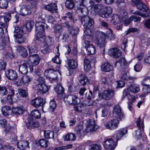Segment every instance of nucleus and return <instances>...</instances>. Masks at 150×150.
<instances>
[{
	"label": "nucleus",
	"instance_id": "1",
	"mask_svg": "<svg viewBox=\"0 0 150 150\" xmlns=\"http://www.w3.org/2000/svg\"><path fill=\"white\" fill-rule=\"evenodd\" d=\"M100 4L94 5V2L92 0H81V3L78 7V8L80 10L83 14H88L89 8L91 12L93 14L98 13L101 9Z\"/></svg>",
	"mask_w": 150,
	"mask_h": 150
},
{
	"label": "nucleus",
	"instance_id": "2",
	"mask_svg": "<svg viewBox=\"0 0 150 150\" xmlns=\"http://www.w3.org/2000/svg\"><path fill=\"white\" fill-rule=\"evenodd\" d=\"M123 16H119L116 15H114L112 16L113 20H115L113 22V24L115 25L118 23H121L122 21H124V24L127 25L129 24L132 20L135 22L139 23L140 20V17L136 16H131L129 19H127L128 16L126 12L123 13Z\"/></svg>",
	"mask_w": 150,
	"mask_h": 150
},
{
	"label": "nucleus",
	"instance_id": "3",
	"mask_svg": "<svg viewBox=\"0 0 150 150\" xmlns=\"http://www.w3.org/2000/svg\"><path fill=\"white\" fill-rule=\"evenodd\" d=\"M44 32L35 33V37L38 41L42 42V44H44L46 47L50 46L53 44V39L50 36L45 37Z\"/></svg>",
	"mask_w": 150,
	"mask_h": 150
},
{
	"label": "nucleus",
	"instance_id": "4",
	"mask_svg": "<svg viewBox=\"0 0 150 150\" xmlns=\"http://www.w3.org/2000/svg\"><path fill=\"white\" fill-rule=\"evenodd\" d=\"M140 91V88L139 85L136 84L130 85L127 88L124 90L122 99H123L126 97L129 98L131 96L129 92L136 93L139 92Z\"/></svg>",
	"mask_w": 150,
	"mask_h": 150
},
{
	"label": "nucleus",
	"instance_id": "5",
	"mask_svg": "<svg viewBox=\"0 0 150 150\" xmlns=\"http://www.w3.org/2000/svg\"><path fill=\"white\" fill-rule=\"evenodd\" d=\"M96 38L95 42L97 45L100 47H104L106 43L105 38H107L106 34L101 32L96 33Z\"/></svg>",
	"mask_w": 150,
	"mask_h": 150
},
{
	"label": "nucleus",
	"instance_id": "6",
	"mask_svg": "<svg viewBox=\"0 0 150 150\" xmlns=\"http://www.w3.org/2000/svg\"><path fill=\"white\" fill-rule=\"evenodd\" d=\"M113 113L114 116L119 120H123L125 118L123 110L118 105H115L113 108Z\"/></svg>",
	"mask_w": 150,
	"mask_h": 150
},
{
	"label": "nucleus",
	"instance_id": "7",
	"mask_svg": "<svg viewBox=\"0 0 150 150\" xmlns=\"http://www.w3.org/2000/svg\"><path fill=\"white\" fill-rule=\"evenodd\" d=\"M101 25L106 30L105 34H106L107 38L110 40H113L116 38L115 35L113 33L112 30L109 28L108 23L104 21L101 23Z\"/></svg>",
	"mask_w": 150,
	"mask_h": 150
},
{
	"label": "nucleus",
	"instance_id": "8",
	"mask_svg": "<svg viewBox=\"0 0 150 150\" xmlns=\"http://www.w3.org/2000/svg\"><path fill=\"white\" fill-rule=\"evenodd\" d=\"M85 130L87 132L94 131L98 128V126L96 124L95 120H87Z\"/></svg>",
	"mask_w": 150,
	"mask_h": 150
},
{
	"label": "nucleus",
	"instance_id": "9",
	"mask_svg": "<svg viewBox=\"0 0 150 150\" xmlns=\"http://www.w3.org/2000/svg\"><path fill=\"white\" fill-rule=\"evenodd\" d=\"M79 18L85 28H90L94 24V22L93 19L87 15L83 14V16H80Z\"/></svg>",
	"mask_w": 150,
	"mask_h": 150
},
{
	"label": "nucleus",
	"instance_id": "10",
	"mask_svg": "<svg viewBox=\"0 0 150 150\" xmlns=\"http://www.w3.org/2000/svg\"><path fill=\"white\" fill-rule=\"evenodd\" d=\"M31 72L33 71V68L32 65H30L29 63H24L20 65L18 67L19 72L22 74H27L28 71Z\"/></svg>",
	"mask_w": 150,
	"mask_h": 150
},
{
	"label": "nucleus",
	"instance_id": "11",
	"mask_svg": "<svg viewBox=\"0 0 150 150\" xmlns=\"http://www.w3.org/2000/svg\"><path fill=\"white\" fill-rule=\"evenodd\" d=\"M39 19V21L37 22L35 24V32H44L45 27L47 25L45 23V19L42 17H40Z\"/></svg>",
	"mask_w": 150,
	"mask_h": 150
},
{
	"label": "nucleus",
	"instance_id": "12",
	"mask_svg": "<svg viewBox=\"0 0 150 150\" xmlns=\"http://www.w3.org/2000/svg\"><path fill=\"white\" fill-rule=\"evenodd\" d=\"M57 73L56 71L51 69H48L45 71V75L50 81H56L57 79Z\"/></svg>",
	"mask_w": 150,
	"mask_h": 150
},
{
	"label": "nucleus",
	"instance_id": "13",
	"mask_svg": "<svg viewBox=\"0 0 150 150\" xmlns=\"http://www.w3.org/2000/svg\"><path fill=\"white\" fill-rule=\"evenodd\" d=\"M33 80L32 78L28 75H24L17 82V86H22L29 84Z\"/></svg>",
	"mask_w": 150,
	"mask_h": 150
},
{
	"label": "nucleus",
	"instance_id": "14",
	"mask_svg": "<svg viewBox=\"0 0 150 150\" xmlns=\"http://www.w3.org/2000/svg\"><path fill=\"white\" fill-rule=\"evenodd\" d=\"M114 94L115 91L114 90L110 89L105 90L103 91V98L104 99L108 100L112 98L114 95ZM98 95L99 97L98 100H101L102 98V96L100 97L101 95L100 94Z\"/></svg>",
	"mask_w": 150,
	"mask_h": 150
},
{
	"label": "nucleus",
	"instance_id": "15",
	"mask_svg": "<svg viewBox=\"0 0 150 150\" xmlns=\"http://www.w3.org/2000/svg\"><path fill=\"white\" fill-rule=\"evenodd\" d=\"M40 59V58L38 54H32L29 57L28 62L29 64H31V65H32L33 67V65H37L39 64Z\"/></svg>",
	"mask_w": 150,
	"mask_h": 150
},
{
	"label": "nucleus",
	"instance_id": "16",
	"mask_svg": "<svg viewBox=\"0 0 150 150\" xmlns=\"http://www.w3.org/2000/svg\"><path fill=\"white\" fill-rule=\"evenodd\" d=\"M112 12V8L110 6L104 7L102 11L99 14V15L102 17L108 18L111 15Z\"/></svg>",
	"mask_w": 150,
	"mask_h": 150
},
{
	"label": "nucleus",
	"instance_id": "17",
	"mask_svg": "<svg viewBox=\"0 0 150 150\" xmlns=\"http://www.w3.org/2000/svg\"><path fill=\"white\" fill-rule=\"evenodd\" d=\"M104 147L109 150H113L115 147V142L112 138L106 140L104 142Z\"/></svg>",
	"mask_w": 150,
	"mask_h": 150
},
{
	"label": "nucleus",
	"instance_id": "18",
	"mask_svg": "<svg viewBox=\"0 0 150 150\" xmlns=\"http://www.w3.org/2000/svg\"><path fill=\"white\" fill-rule=\"evenodd\" d=\"M67 102L70 104L75 105L79 103L80 99L76 96L72 95L68 96L67 98Z\"/></svg>",
	"mask_w": 150,
	"mask_h": 150
},
{
	"label": "nucleus",
	"instance_id": "19",
	"mask_svg": "<svg viewBox=\"0 0 150 150\" xmlns=\"http://www.w3.org/2000/svg\"><path fill=\"white\" fill-rule=\"evenodd\" d=\"M108 54L111 56L117 58L121 54V51L118 48H112L108 50Z\"/></svg>",
	"mask_w": 150,
	"mask_h": 150
},
{
	"label": "nucleus",
	"instance_id": "20",
	"mask_svg": "<svg viewBox=\"0 0 150 150\" xmlns=\"http://www.w3.org/2000/svg\"><path fill=\"white\" fill-rule=\"evenodd\" d=\"M127 128L121 129L118 130L116 134L114 135V137L116 138L117 141L120 140L123 136L127 134Z\"/></svg>",
	"mask_w": 150,
	"mask_h": 150
},
{
	"label": "nucleus",
	"instance_id": "21",
	"mask_svg": "<svg viewBox=\"0 0 150 150\" xmlns=\"http://www.w3.org/2000/svg\"><path fill=\"white\" fill-rule=\"evenodd\" d=\"M31 13V8L29 6L23 5L20 10L19 14L24 16L30 14Z\"/></svg>",
	"mask_w": 150,
	"mask_h": 150
},
{
	"label": "nucleus",
	"instance_id": "22",
	"mask_svg": "<svg viewBox=\"0 0 150 150\" xmlns=\"http://www.w3.org/2000/svg\"><path fill=\"white\" fill-rule=\"evenodd\" d=\"M6 77L10 80L16 79L18 77V75L16 71L13 70H8L6 72Z\"/></svg>",
	"mask_w": 150,
	"mask_h": 150
},
{
	"label": "nucleus",
	"instance_id": "23",
	"mask_svg": "<svg viewBox=\"0 0 150 150\" xmlns=\"http://www.w3.org/2000/svg\"><path fill=\"white\" fill-rule=\"evenodd\" d=\"M43 99L40 97L32 100L31 101V104L36 108H38L41 105H43Z\"/></svg>",
	"mask_w": 150,
	"mask_h": 150
},
{
	"label": "nucleus",
	"instance_id": "24",
	"mask_svg": "<svg viewBox=\"0 0 150 150\" xmlns=\"http://www.w3.org/2000/svg\"><path fill=\"white\" fill-rule=\"evenodd\" d=\"M45 8L46 10L52 13L56 12L57 10V6L54 3L46 5Z\"/></svg>",
	"mask_w": 150,
	"mask_h": 150
},
{
	"label": "nucleus",
	"instance_id": "25",
	"mask_svg": "<svg viewBox=\"0 0 150 150\" xmlns=\"http://www.w3.org/2000/svg\"><path fill=\"white\" fill-rule=\"evenodd\" d=\"M80 82L83 86L88 84L89 83V80L86 75L81 74L79 77Z\"/></svg>",
	"mask_w": 150,
	"mask_h": 150
},
{
	"label": "nucleus",
	"instance_id": "26",
	"mask_svg": "<svg viewBox=\"0 0 150 150\" xmlns=\"http://www.w3.org/2000/svg\"><path fill=\"white\" fill-rule=\"evenodd\" d=\"M84 31L85 34L87 36V37L83 38V39H85L88 38L89 39H92L93 38V31L92 29H90V28H84Z\"/></svg>",
	"mask_w": 150,
	"mask_h": 150
},
{
	"label": "nucleus",
	"instance_id": "27",
	"mask_svg": "<svg viewBox=\"0 0 150 150\" xmlns=\"http://www.w3.org/2000/svg\"><path fill=\"white\" fill-rule=\"evenodd\" d=\"M100 68L102 71L105 72H109L113 69L112 67L108 63H105L102 64Z\"/></svg>",
	"mask_w": 150,
	"mask_h": 150
},
{
	"label": "nucleus",
	"instance_id": "28",
	"mask_svg": "<svg viewBox=\"0 0 150 150\" xmlns=\"http://www.w3.org/2000/svg\"><path fill=\"white\" fill-rule=\"evenodd\" d=\"M17 50L21 55L24 57H25L28 55V53L26 49L22 46H18L17 47Z\"/></svg>",
	"mask_w": 150,
	"mask_h": 150
},
{
	"label": "nucleus",
	"instance_id": "29",
	"mask_svg": "<svg viewBox=\"0 0 150 150\" xmlns=\"http://www.w3.org/2000/svg\"><path fill=\"white\" fill-rule=\"evenodd\" d=\"M18 147L23 150L28 146V143L27 141L25 140L21 141L17 143Z\"/></svg>",
	"mask_w": 150,
	"mask_h": 150
},
{
	"label": "nucleus",
	"instance_id": "30",
	"mask_svg": "<svg viewBox=\"0 0 150 150\" xmlns=\"http://www.w3.org/2000/svg\"><path fill=\"white\" fill-rule=\"evenodd\" d=\"M3 54L7 58H12L14 57L12 49L10 47L7 48L6 50H4V52Z\"/></svg>",
	"mask_w": 150,
	"mask_h": 150
},
{
	"label": "nucleus",
	"instance_id": "31",
	"mask_svg": "<svg viewBox=\"0 0 150 150\" xmlns=\"http://www.w3.org/2000/svg\"><path fill=\"white\" fill-rule=\"evenodd\" d=\"M37 88L41 93H45L48 90V87L45 84L37 86Z\"/></svg>",
	"mask_w": 150,
	"mask_h": 150
},
{
	"label": "nucleus",
	"instance_id": "32",
	"mask_svg": "<svg viewBox=\"0 0 150 150\" xmlns=\"http://www.w3.org/2000/svg\"><path fill=\"white\" fill-rule=\"evenodd\" d=\"M54 89L56 92L59 95H62L64 91L63 87L61 85L59 84H58L55 86Z\"/></svg>",
	"mask_w": 150,
	"mask_h": 150
},
{
	"label": "nucleus",
	"instance_id": "33",
	"mask_svg": "<svg viewBox=\"0 0 150 150\" xmlns=\"http://www.w3.org/2000/svg\"><path fill=\"white\" fill-rule=\"evenodd\" d=\"M141 119L140 117H139L137 120L136 123L139 129L136 132V135L139 139L141 137L142 133L140 129L141 128Z\"/></svg>",
	"mask_w": 150,
	"mask_h": 150
},
{
	"label": "nucleus",
	"instance_id": "34",
	"mask_svg": "<svg viewBox=\"0 0 150 150\" xmlns=\"http://www.w3.org/2000/svg\"><path fill=\"white\" fill-rule=\"evenodd\" d=\"M76 139V135L73 133H68L64 137V140L67 141H73Z\"/></svg>",
	"mask_w": 150,
	"mask_h": 150
},
{
	"label": "nucleus",
	"instance_id": "35",
	"mask_svg": "<svg viewBox=\"0 0 150 150\" xmlns=\"http://www.w3.org/2000/svg\"><path fill=\"white\" fill-rule=\"evenodd\" d=\"M44 136L47 139H52L54 137V133L50 130H45L44 132Z\"/></svg>",
	"mask_w": 150,
	"mask_h": 150
},
{
	"label": "nucleus",
	"instance_id": "36",
	"mask_svg": "<svg viewBox=\"0 0 150 150\" xmlns=\"http://www.w3.org/2000/svg\"><path fill=\"white\" fill-rule=\"evenodd\" d=\"M68 64L70 67L73 69H75L78 65L77 61L76 59H70L68 61Z\"/></svg>",
	"mask_w": 150,
	"mask_h": 150
},
{
	"label": "nucleus",
	"instance_id": "37",
	"mask_svg": "<svg viewBox=\"0 0 150 150\" xmlns=\"http://www.w3.org/2000/svg\"><path fill=\"white\" fill-rule=\"evenodd\" d=\"M26 38L21 34H18L16 35V41L19 44L23 43L25 42Z\"/></svg>",
	"mask_w": 150,
	"mask_h": 150
},
{
	"label": "nucleus",
	"instance_id": "38",
	"mask_svg": "<svg viewBox=\"0 0 150 150\" xmlns=\"http://www.w3.org/2000/svg\"><path fill=\"white\" fill-rule=\"evenodd\" d=\"M34 25V23L32 21H27L25 25L26 30L30 32Z\"/></svg>",
	"mask_w": 150,
	"mask_h": 150
},
{
	"label": "nucleus",
	"instance_id": "39",
	"mask_svg": "<svg viewBox=\"0 0 150 150\" xmlns=\"http://www.w3.org/2000/svg\"><path fill=\"white\" fill-rule=\"evenodd\" d=\"M76 132L77 135L79 137H81L84 134L83 128L82 125H79L76 128Z\"/></svg>",
	"mask_w": 150,
	"mask_h": 150
},
{
	"label": "nucleus",
	"instance_id": "40",
	"mask_svg": "<svg viewBox=\"0 0 150 150\" xmlns=\"http://www.w3.org/2000/svg\"><path fill=\"white\" fill-rule=\"evenodd\" d=\"M144 86L142 89V91L144 94L141 95V97H144L146 96V94L150 93V86L147 85H143Z\"/></svg>",
	"mask_w": 150,
	"mask_h": 150
},
{
	"label": "nucleus",
	"instance_id": "41",
	"mask_svg": "<svg viewBox=\"0 0 150 150\" xmlns=\"http://www.w3.org/2000/svg\"><path fill=\"white\" fill-rule=\"evenodd\" d=\"M127 63L125 58L123 57L120 58L118 61L116 62L115 64V66H122L123 65H125Z\"/></svg>",
	"mask_w": 150,
	"mask_h": 150
},
{
	"label": "nucleus",
	"instance_id": "42",
	"mask_svg": "<svg viewBox=\"0 0 150 150\" xmlns=\"http://www.w3.org/2000/svg\"><path fill=\"white\" fill-rule=\"evenodd\" d=\"M84 69L85 71H88L91 68L90 61L87 59H86L84 62Z\"/></svg>",
	"mask_w": 150,
	"mask_h": 150
},
{
	"label": "nucleus",
	"instance_id": "43",
	"mask_svg": "<svg viewBox=\"0 0 150 150\" xmlns=\"http://www.w3.org/2000/svg\"><path fill=\"white\" fill-rule=\"evenodd\" d=\"M142 85H147L150 86V76H145L141 81Z\"/></svg>",
	"mask_w": 150,
	"mask_h": 150
},
{
	"label": "nucleus",
	"instance_id": "44",
	"mask_svg": "<svg viewBox=\"0 0 150 150\" xmlns=\"http://www.w3.org/2000/svg\"><path fill=\"white\" fill-rule=\"evenodd\" d=\"M11 108L8 106H5L2 108L1 112L2 114L5 116L8 115L11 112Z\"/></svg>",
	"mask_w": 150,
	"mask_h": 150
},
{
	"label": "nucleus",
	"instance_id": "45",
	"mask_svg": "<svg viewBox=\"0 0 150 150\" xmlns=\"http://www.w3.org/2000/svg\"><path fill=\"white\" fill-rule=\"evenodd\" d=\"M53 28L55 33L58 34L60 35L61 33L63 31L62 27L59 25L55 24L53 27Z\"/></svg>",
	"mask_w": 150,
	"mask_h": 150
},
{
	"label": "nucleus",
	"instance_id": "46",
	"mask_svg": "<svg viewBox=\"0 0 150 150\" xmlns=\"http://www.w3.org/2000/svg\"><path fill=\"white\" fill-rule=\"evenodd\" d=\"M56 107V104L54 100H51L50 103V107L49 110L50 112H52L54 111Z\"/></svg>",
	"mask_w": 150,
	"mask_h": 150
},
{
	"label": "nucleus",
	"instance_id": "47",
	"mask_svg": "<svg viewBox=\"0 0 150 150\" xmlns=\"http://www.w3.org/2000/svg\"><path fill=\"white\" fill-rule=\"evenodd\" d=\"M101 146L99 144H94L90 146L89 150H101Z\"/></svg>",
	"mask_w": 150,
	"mask_h": 150
},
{
	"label": "nucleus",
	"instance_id": "48",
	"mask_svg": "<svg viewBox=\"0 0 150 150\" xmlns=\"http://www.w3.org/2000/svg\"><path fill=\"white\" fill-rule=\"evenodd\" d=\"M31 115L35 118H39L40 117L41 114L40 112L36 109H34L31 112Z\"/></svg>",
	"mask_w": 150,
	"mask_h": 150
},
{
	"label": "nucleus",
	"instance_id": "49",
	"mask_svg": "<svg viewBox=\"0 0 150 150\" xmlns=\"http://www.w3.org/2000/svg\"><path fill=\"white\" fill-rule=\"evenodd\" d=\"M65 6L68 9H72L74 6V4L71 0H67L65 2Z\"/></svg>",
	"mask_w": 150,
	"mask_h": 150
},
{
	"label": "nucleus",
	"instance_id": "50",
	"mask_svg": "<svg viewBox=\"0 0 150 150\" xmlns=\"http://www.w3.org/2000/svg\"><path fill=\"white\" fill-rule=\"evenodd\" d=\"M88 52V54H93L96 52V49L94 46L92 45H91L90 47L87 48L86 50Z\"/></svg>",
	"mask_w": 150,
	"mask_h": 150
},
{
	"label": "nucleus",
	"instance_id": "51",
	"mask_svg": "<svg viewBox=\"0 0 150 150\" xmlns=\"http://www.w3.org/2000/svg\"><path fill=\"white\" fill-rule=\"evenodd\" d=\"M49 144V142L44 139H42L39 141V144L42 147H46Z\"/></svg>",
	"mask_w": 150,
	"mask_h": 150
},
{
	"label": "nucleus",
	"instance_id": "52",
	"mask_svg": "<svg viewBox=\"0 0 150 150\" xmlns=\"http://www.w3.org/2000/svg\"><path fill=\"white\" fill-rule=\"evenodd\" d=\"M120 78L123 80H133L134 78L132 77L129 76L127 73H125L122 74V75L120 76Z\"/></svg>",
	"mask_w": 150,
	"mask_h": 150
},
{
	"label": "nucleus",
	"instance_id": "53",
	"mask_svg": "<svg viewBox=\"0 0 150 150\" xmlns=\"http://www.w3.org/2000/svg\"><path fill=\"white\" fill-rule=\"evenodd\" d=\"M8 1L7 0H0V7L3 8H6L8 6Z\"/></svg>",
	"mask_w": 150,
	"mask_h": 150
},
{
	"label": "nucleus",
	"instance_id": "54",
	"mask_svg": "<svg viewBox=\"0 0 150 150\" xmlns=\"http://www.w3.org/2000/svg\"><path fill=\"white\" fill-rule=\"evenodd\" d=\"M70 31V33L73 36H75L78 34L79 32V29L77 27H73Z\"/></svg>",
	"mask_w": 150,
	"mask_h": 150
},
{
	"label": "nucleus",
	"instance_id": "55",
	"mask_svg": "<svg viewBox=\"0 0 150 150\" xmlns=\"http://www.w3.org/2000/svg\"><path fill=\"white\" fill-rule=\"evenodd\" d=\"M23 110L20 107L14 108L12 109V112L16 114H21L22 113Z\"/></svg>",
	"mask_w": 150,
	"mask_h": 150
},
{
	"label": "nucleus",
	"instance_id": "56",
	"mask_svg": "<svg viewBox=\"0 0 150 150\" xmlns=\"http://www.w3.org/2000/svg\"><path fill=\"white\" fill-rule=\"evenodd\" d=\"M72 146L73 145L72 144H68L65 146H61L57 147L56 148V150H60L69 149L71 148Z\"/></svg>",
	"mask_w": 150,
	"mask_h": 150
},
{
	"label": "nucleus",
	"instance_id": "57",
	"mask_svg": "<svg viewBox=\"0 0 150 150\" xmlns=\"http://www.w3.org/2000/svg\"><path fill=\"white\" fill-rule=\"evenodd\" d=\"M73 15L70 13H68L66 14L65 16L63 17V19L66 21H71L73 20Z\"/></svg>",
	"mask_w": 150,
	"mask_h": 150
},
{
	"label": "nucleus",
	"instance_id": "58",
	"mask_svg": "<svg viewBox=\"0 0 150 150\" xmlns=\"http://www.w3.org/2000/svg\"><path fill=\"white\" fill-rule=\"evenodd\" d=\"M142 68V65L139 62H138L134 66V69L136 72H139Z\"/></svg>",
	"mask_w": 150,
	"mask_h": 150
},
{
	"label": "nucleus",
	"instance_id": "59",
	"mask_svg": "<svg viewBox=\"0 0 150 150\" xmlns=\"http://www.w3.org/2000/svg\"><path fill=\"white\" fill-rule=\"evenodd\" d=\"M119 119H113L111 120V122L112 123V127L113 129L117 128L118 127V124L119 123Z\"/></svg>",
	"mask_w": 150,
	"mask_h": 150
},
{
	"label": "nucleus",
	"instance_id": "60",
	"mask_svg": "<svg viewBox=\"0 0 150 150\" xmlns=\"http://www.w3.org/2000/svg\"><path fill=\"white\" fill-rule=\"evenodd\" d=\"M37 81L38 82L37 86H39V85H42L45 84V79L42 77L39 76L37 79Z\"/></svg>",
	"mask_w": 150,
	"mask_h": 150
},
{
	"label": "nucleus",
	"instance_id": "61",
	"mask_svg": "<svg viewBox=\"0 0 150 150\" xmlns=\"http://www.w3.org/2000/svg\"><path fill=\"white\" fill-rule=\"evenodd\" d=\"M8 93L7 88L5 87L0 86V95H5Z\"/></svg>",
	"mask_w": 150,
	"mask_h": 150
},
{
	"label": "nucleus",
	"instance_id": "62",
	"mask_svg": "<svg viewBox=\"0 0 150 150\" xmlns=\"http://www.w3.org/2000/svg\"><path fill=\"white\" fill-rule=\"evenodd\" d=\"M18 92L19 95L22 97H25L28 95V92L25 90L20 89L18 90Z\"/></svg>",
	"mask_w": 150,
	"mask_h": 150
},
{
	"label": "nucleus",
	"instance_id": "63",
	"mask_svg": "<svg viewBox=\"0 0 150 150\" xmlns=\"http://www.w3.org/2000/svg\"><path fill=\"white\" fill-rule=\"evenodd\" d=\"M53 62L57 64H59L61 63V60L59 57V55H56L52 59Z\"/></svg>",
	"mask_w": 150,
	"mask_h": 150
},
{
	"label": "nucleus",
	"instance_id": "64",
	"mask_svg": "<svg viewBox=\"0 0 150 150\" xmlns=\"http://www.w3.org/2000/svg\"><path fill=\"white\" fill-rule=\"evenodd\" d=\"M144 62L148 64H150V52L145 56L144 59Z\"/></svg>",
	"mask_w": 150,
	"mask_h": 150
}]
</instances>
